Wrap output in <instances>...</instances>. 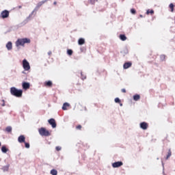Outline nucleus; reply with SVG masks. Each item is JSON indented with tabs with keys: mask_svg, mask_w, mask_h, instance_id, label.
I'll return each mask as SVG.
<instances>
[{
	"mask_svg": "<svg viewBox=\"0 0 175 175\" xmlns=\"http://www.w3.org/2000/svg\"><path fill=\"white\" fill-rule=\"evenodd\" d=\"M26 43H31V40L29 38H18L16 40L15 44L16 47H20V46L24 47Z\"/></svg>",
	"mask_w": 175,
	"mask_h": 175,
	"instance_id": "nucleus-1",
	"label": "nucleus"
},
{
	"mask_svg": "<svg viewBox=\"0 0 175 175\" xmlns=\"http://www.w3.org/2000/svg\"><path fill=\"white\" fill-rule=\"evenodd\" d=\"M10 94L16 98H21L23 96V90L12 87L10 88Z\"/></svg>",
	"mask_w": 175,
	"mask_h": 175,
	"instance_id": "nucleus-2",
	"label": "nucleus"
},
{
	"mask_svg": "<svg viewBox=\"0 0 175 175\" xmlns=\"http://www.w3.org/2000/svg\"><path fill=\"white\" fill-rule=\"evenodd\" d=\"M38 132L41 136H51V133L44 127L39 129Z\"/></svg>",
	"mask_w": 175,
	"mask_h": 175,
	"instance_id": "nucleus-3",
	"label": "nucleus"
},
{
	"mask_svg": "<svg viewBox=\"0 0 175 175\" xmlns=\"http://www.w3.org/2000/svg\"><path fill=\"white\" fill-rule=\"evenodd\" d=\"M23 68L25 70H29L31 69V66H29V62H28L27 59L23 60Z\"/></svg>",
	"mask_w": 175,
	"mask_h": 175,
	"instance_id": "nucleus-4",
	"label": "nucleus"
},
{
	"mask_svg": "<svg viewBox=\"0 0 175 175\" xmlns=\"http://www.w3.org/2000/svg\"><path fill=\"white\" fill-rule=\"evenodd\" d=\"M1 18H8L9 17V11L5 10L0 14Z\"/></svg>",
	"mask_w": 175,
	"mask_h": 175,
	"instance_id": "nucleus-5",
	"label": "nucleus"
},
{
	"mask_svg": "<svg viewBox=\"0 0 175 175\" xmlns=\"http://www.w3.org/2000/svg\"><path fill=\"white\" fill-rule=\"evenodd\" d=\"M48 122L50 125H51L52 128H57V123L55 122V120L54 118H51L48 120Z\"/></svg>",
	"mask_w": 175,
	"mask_h": 175,
	"instance_id": "nucleus-6",
	"label": "nucleus"
},
{
	"mask_svg": "<svg viewBox=\"0 0 175 175\" xmlns=\"http://www.w3.org/2000/svg\"><path fill=\"white\" fill-rule=\"evenodd\" d=\"M124 165V163L122 161H117L112 163L113 167H120V166H122Z\"/></svg>",
	"mask_w": 175,
	"mask_h": 175,
	"instance_id": "nucleus-7",
	"label": "nucleus"
},
{
	"mask_svg": "<svg viewBox=\"0 0 175 175\" xmlns=\"http://www.w3.org/2000/svg\"><path fill=\"white\" fill-rule=\"evenodd\" d=\"M139 126L142 129H144V131H146V129L148 128V124L146 122H141Z\"/></svg>",
	"mask_w": 175,
	"mask_h": 175,
	"instance_id": "nucleus-8",
	"label": "nucleus"
},
{
	"mask_svg": "<svg viewBox=\"0 0 175 175\" xmlns=\"http://www.w3.org/2000/svg\"><path fill=\"white\" fill-rule=\"evenodd\" d=\"M30 86L31 85H29V83H28V82H23L22 83V87H23V90H29Z\"/></svg>",
	"mask_w": 175,
	"mask_h": 175,
	"instance_id": "nucleus-9",
	"label": "nucleus"
},
{
	"mask_svg": "<svg viewBox=\"0 0 175 175\" xmlns=\"http://www.w3.org/2000/svg\"><path fill=\"white\" fill-rule=\"evenodd\" d=\"M19 143H25V137L24 135H20L18 138Z\"/></svg>",
	"mask_w": 175,
	"mask_h": 175,
	"instance_id": "nucleus-10",
	"label": "nucleus"
},
{
	"mask_svg": "<svg viewBox=\"0 0 175 175\" xmlns=\"http://www.w3.org/2000/svg\"><path fill=\"white\" fill-rule=\"evenodd\" d=\"M132 66V63L131 62H126L123 65L124 69H128Z\"/></svg>",
	"mask_w": 175,
	"mask_h": 175,
	"instance_id": "nucleus-11",
	"label": "nucleus"
},
{
	"mask_svg": "<svg viewBox=\"0 0 175 175\" xmlns=\"http://www.w3.org/2000/svg\"><path fill=\"white\" fill-rule=\"evenodd\" d=\"M44 85H45V87L51 88L53 87V82L51 81H45Z\"/></svg>",
	"mask_w": 175,
	"mask_h": 175,
	"instance_id": "nucleus-12",
	"label": "nucleus"
},
{
	"mask_svg": "<svg viewBox=\"0 0 175 175\" xmlns=\"http://www.w3.org/2000/svg\"><path fill=\"white\" fill-rule=\"evenodd\" d=\"M6 48L8 50H12L13 49V45L12 44V42H8L6 44Z\"/></svg>",
	"mask_w": 175,
	"mask_h": 175,
	"instance_id": "nucleus-13",
	"label": "nucleus"
},
{
	"mask_svg": "<svg viewBox=\"0 0 175 175\" xmlns=\"http://www.w3.org/2000/svg\"><path fill=\"white\" fill-rule=\"evenodd\" d=\"M70 106V104L68 103H64L62 107V110H68V107H69Z\"/></svg>",
	"mask_w": 175,
	"mask_h": 175,
	"instance_id": "nucleus-14",
	"label": "nucleus"
},
{
	"mask_svg": "<svg viewBox=\"0 0 175 175\" xmlns=\"http://www.w3.org/2000/svg\"><path fill=\"white\" fill-rule=\"evenodd\" d=\"M84 43H85V40H84V38H79L78 40V44L81 46L83 44H84Z\"/></svg>",
	"mask_w": 175,
	"mask_h": 175,
	"instance_id": "nucleus-15",
	"label": "nucleus"
},
{
	"mask_svg": "<svg viewBox=\"0 0 175 175\" xmlns=\"http://www.w3.org/2000/svg\"><path fill=\"white\" fill-rule=\"evenodd\" d=\"M119 38L120 40H122L123 42H125V40H126V36L124 34H120Z\"/></svg>",
	"mask_w": 175,
	"mask_h": 175,
	"instance_id": "nucleus-16",
	"label": "nucleus"
},
{
	"mask_svg": "<svg viewBox=\"0 0 175 175\" xmlns=\"http://www.w3.org/2000/svg\"><path fill=\"white\" fill-rule=\"evenodd\" d=\"M133 99H134V100H135L136 102H137V100H140V95H139V94H135V95H134V96H133Z\"/></svg>",
	"mask_w": 175,
	"mask_h": 175,
	"instance_id": "nucleus-17",
	"label": "nucleus"
},
{
	"mask_svg": "<svg viewBox=\"0 0 175 175\" xmlns=\"http://www.w3.org/2000/svg\"><path fill=\"white\" fill-rule=\"evenodd\" d=\"M5 132H8V133H10L12 132V126H8L5 128Z\"/></svg>",
	"mask_w": 175,
	"mask_h": 175,
	"instance_id": "nucleus-18",
	"label": "nucleus"
},
{
	"mask_svg": "<svg viewBox=\"0 0 175 175\" xmlns=\"http://www.w3.org/2000/svg\"><path fill=\"white\" fill-rule=\"evenodd\" d=\"M169 8L171 10L172 12H174V4L170 3Z\"/></svg>",
	"mask_w": 175,
	"mask_h": 175,
	"instance_id": "nucleus-19",
	"label": "nucleus"
},
{
	"mask_svg": "<svg viewBox=\"0 0 175 175\" xmlns=\"http://www.w3.org/2000/svg\"><path fill=\"white\" fill-rule=\"evenodd\" d=\"M45 2H46V0H45V1H43L39 2V3L37 4V8H40V6H42V5H44Z\"/></svg>",
	"mask_w": 175,
	"mask_h": 175,
	"instance_id": "nucleus-20",
	"label": "nucleus"
},
{
	"mask_svg": "<svg viewBox=\"0 0 175 175\" xmlns=\"http://www.w3.org/2000/svg\"><path fill=\"white\" fill-rule=\"evenodd\" d=\"M170 157H172V150L170 149L168 150L165 159H169Z\"/></svg>",
	"mask_w": 175,
	"mask_h": 175,
	"instance_id": "nucleus-21",
	"label": "nucleus"
},
{
	"mask_svg": "<svg viewBox=\"0 0 175 175\" xmlns=\"http://www.w3.org/2000/svg\"><path fill=\"white\" fill-rule=\"evenodd\" d=\"M51 174H52V175H57L58 174V172L57 171V170H52L51 171Z\"/></svg>",
	"mask_w": 175,
	"mask_h": 175,
	"instance_id": "nucleus-22",
	"label": "nucleus"
},
{
	"mask_svg": "<svg viewBox=\"0 0 175 175\" xmlns=\"http://www.w3.org/2000/svg\"><path fill=\"white\" fill-rule=\"evenodd\" d=\"M1 151H2V152H4V153L8 152V149L6 148V146H2Z\"/></svg>",
	"mask_w": 175,
	"mask_h": 175,
	"instance_id": "nucleus-23",
	"label": "nucleus"
},
{
	"mask_svg": "<svg viewBox=\"0 0 175 175\" xmlns=\"http://www.w3.org/2000/svg\"><path fill=\"white\" fill-rule=\"evenodd\" d=\"M146 14H154V10H148L146 12Z\"/></svg>",
	"mask_w": 175,
	"mask_h": 175,
	"instance_id": "nucleus-24",
	"label": "nucleus"
},
{
	"mask_svg": "<svg viewBox=\"0 0 175 175\" xmlns=\"http://www.w3.org/2000/svg\"><path fill=\"white\" fill-rule=\"evenodd\" d=\"M67 53L68 55H72L73 54V51L72 49H68Z\"/></svg>",
	"mask_w": 175,
	"mask_h": 175,
	"instance_id": "nucleus-25",
	"label": "nucleus"
},
{
	"mask_svg": "<svg viewBox=\"0 0 175 175\" xmlns=\"http://www.w3.org/2000/svg\"><path fill=\"white\" fill-rule=\"evenodd\" d=\"M131 13L132 14H136V10H135V8H132V9L131 10Z\"/></svg>",
	"mask_w": 175,
	"mask_h": 175,
	"instance_id": "nucleus-26",
	"label": "nucleus"
},
{
	"mask_svg": "<svg viewBox=\"0 0 175 175\" xmlns=\"http://www.w3.org/2000/svg\"><path fill=\"white\" fill-rule=\"evenodd\" d=\"M81 128H83V126H81V125L80 124L76 126V129H77L78 131H81Z\"/></svg>",
	"mask_w": 175,
	"mask_h": 175,
	"instance_id": "nucleus-27",
	"label": "nucleus"
},
{
	"mask_svg": "<svg viewBox=\"0 0 175 175\" xmlns=\"http://www.w3.org/2000/svg\"><path fill=\"white\" fill-rule=\"evenodd\" d=\"M116 103H121V100H120L118 98H115Z\"/></svg>",
	"mask_w": 175,
	"mask_h": 175,
	"instance_id": "nucleus-28",
	"label": "nucleus"
},
{
	"mask_svg": "<svg viewBox=\"0 0 175 175\" xmlns=\"http://www.w3.org/2000/svg\"><path fill=\"white\" fill-rule=\"evenodd\" d=\"M0 105H1V106H2V107L5 106V100H1V103Z\"/></svg>",
	"mask_w": 175,
	"mask_h": 175,
	"instance_id": "nucleus-29",
	"label": "nucleus"
},
{
	"mask_svg": "<svg viewBox=\"0 0 175 175\" xmlns=\"http://www.w3.org/2000/svg\"><path fill=\"white\" fill-rule=\"evenodd\" d=\"M25 143V146L26 148H29V144L27 143V142H24Z\"/></svg>",
	"mask_w": 175,
	"mask_h": 175,
	"instance_id": "nucleus-30",
	"label": "nucleus"
},
{
	"mask_svg": "<svg viewBox=\"0 0 175 175\" xmlns=\"http://www.w3.org/2000/svg\"><path fill=\"white\" fill-rule=\"evenodd\" d=\"M55 150H56V151H61V147L60 146H57L55 148Z\"/></svg>",
	"mask_w": 175,
	"mask_h": 175,
	"instance_id": "nucleus-31",
	"label": "nucleus"
},
{
	"mask_svg": "<svg viewBox=\"0 0 175 175\" xmlns=\"http://www.w3.org/2000/svg\"><path fill=\"white\" fill-rule=\"evenodd\" d=\"M122 92H123V94H125V92H126V90L125 89H122Z\"/></svg>",
	"mask_w": 175,
	"mask_h": 175,
	"instance_id": "nucleus-32",
	"label": "nucleus"
},
{
	"mask_svg": "<svg viewBox=\"0 0 175 175\" xmlns=\"http://www.w3.org/2000/svg\"><path fill=\"white\" fill-rule=\"evenodd\" d=\"M48 54H49V55H51L52 52H51V51H49V52H48Z\"/></svg>",
	"mask_w": 175,
	"mask_h": 175,
	"instance_id": "nucleus-33",
	"label": "nucleus"
},
{
	"mask_svg": "<svg viewBox=\"0 0 175 175\" xmlns=\"http://www.w3.org/2000/svg\"><path fill=\"white\" fill-rule=\"evenodd\" d=\"M53 4H54V5H57V1H55V2L53 3Z\"/></svg>",
	"mask_w": 175,
	"mask_h": 175,
	"instance_id": "nucleus-34",
	"label": "nucleus"
},
{
	"mask_svg": "<svg viewBox=\"0 0 175 175\" xmlns=\"http://www.w3.org/2000/svg\"><path fill=\"white\" fill-rule=\"evenodd\" d=\"M21 8H22L21 5L18 6V9H21Z\"/></svg>",
	"mask_w": 175,
	"mask_h": 175,
	"instance_id": "nucleus-35",
	"label": "nucleus"
},
{
	"mask_svg": "<svg viewBox=\"0 0 175 175\" xmlns=\"http://www.w3.org/2000/svg\"><path fill=\"white\" fill-rule=\"evenodd\" d=\"M139 17L143 18V15H139Z\"/></svg>",
	"mask_w": 175,
	"mask_h": 175,
	"instance_id": "nucleus-36",
	"label": "nucleus"
},
{
	"mask_svg": "<svg viewBox=\"0 0 175 175\" xmlns=\"http://www.w3.org/2000/svg\"><path fill=\"white\" fill-rule=\"evenodd\" d=\"M120 106H122V103H120Z\"/></svg>",
	"mask_w": 175,
	"mask_h": 175,
	"instance_id": "nucleus-37",
	"label": "nucleus"
},
{
	"mask_svg": "<svg viewBox=\"0 0 175 175\" xmlns=\"http://www.w3.org/2000/svg\"><path fill=\"white\" fill-rule=\"evenodd\" d=\"M0 147H1V142H0Z\"/></svg>",
	"mask_w": 175,
	"mask_h": 175,
	"instance_id": "nucleus-38",
	"label": "nucleus"
},
{
	"mask_svg": "<svg viewBox=\"0 0 175 175\" xmlns=\"http://www.w3.org/2000/svg\"><path fill=\"white\" fill-rule=\"evenodd\" d=\"M163 57H165V55H163Z\"/></svg>",
	"mask_w": 175,
	"mask_h": 175,
	"instance_id": "nucleus-39",
	"label": "nucleus"
}]
</instances>
